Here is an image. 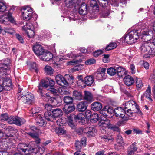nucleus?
Instances as JSON below:
<instances>
[{"instance_id":"338daca9","label":"nucleus","mask_w":155,"mask_h":155,"mask_svg":"<svg viewBox=\"0 0 155 155\" xmlns=\"http://www.w3.org/2000/svg\"><path fill=\"white\" fill-rule=\"evenodd\" d=\"M78 80L77 81V84L80 86H82V84L81 83H83L84 81L82 78V77L81 75L79 76L78 77Z\"/></svg>"},{"instance_id":"79ce46f5","label":"nucleus","mask_w":155,"mask_h":155,"mask_svg":"<svg viewBox=\"0 0 155 155\" xmlns=\"http://www.w3.org/2000/svg\"><path fill=\"white\" fill-rule=\"evenodd\" d=\"M107 72L110 76H114L116 73V69L112 67L109 68L107 69Z\"/></svg>"},{"instance_id":"a19ab883","label":"nucleus","mask_w":155,"mask_h":155,"mask_svg":"<svg viewBox=\"0 0 155 155\" xmlns=\"http://www.w3.org/2000/svg\"><path fill=\"white\" fill-rule=\"evenodd\" d=\"M55 131L56 134L58 135H62L66 134V130L63 128L58 127H56L55 129Z\"/></svg>"},{"instance_id":"7ed1b4c3","label":"nucleus","mask_w":155,"mask_h":155,"mask_svg":"<svg viewBox=\"0 0 155 155\" xmlns=\"http://www.w3.org/2000/svg\"><path fill=\"white\" fill-rule=\"evenodd\" d=\"M14 8L8 9V6L4 2L0 1V12L4 13L8 10L4 15L0 16V23L5 25H8L9 22L14 23L15 22L12 16V12Z\"/></svg>"},{"instance_id":"ddd939ff","label":"nucleus","mask_w":155,"mask_h":155,"mask_svg":"<svg viewBox=\"0 0 155 155\" xmlns=\"http://www.w3.org/2000/svg\"><path fill=\"white\" fill-rule=\"evenodd\" d=\"M134 107L137 109L138 105L133 100L129 101L125 104H124L122 107L126 110L127 109H131V107Z\"/></svg>"},{"instance_id":"0eeeda50","label":"nucleus","mask_w":155,"mask_h":155,"mask_svg":"<svg viewBox=\"0 0 155 155\" xmlns=\"http://www.w3.org/2000/svg\"><path fill=\"white\" fill-rule=\"evenodd\" d=\"M100 5L102 7L109 8L110 4L114 6H117L118 3L117 0H97Z\"/></svg>"},{"instance_id":"1a4fd4ad","label":"nucleus","mask_w":155,"mask_h":155,"mask_svg":"<svg viewBox=\"0 0 155 155\" xmlns=\"http://www.w3.org/2000/svg\"><path fill=\"white\" fill-rule=\"evenodd\" d=\"M25 122V120L23 118H21L18 117L11 116L9 117L8 122L10 124H15L20 126Z\"/></svg>"},{"instance_id":"f257e3e1","label":"nucleus","mask_w":155,"mask_h":155,"mask_svg":"<svg viewBox=\"0 0 155 155\" xmlns=\"http://www.w3.org/2000/svg\"><path fill=\"white\" fill-rule=\"evenodd\" d=\"M152 34V31L149 28L148 25L142 26L141 28L138 30H134L127 34L125 35L120 39L121 41H124V42L128 44H132L136 42L139 37L142 36L143 37L150 35Z\"/></svg>"},{"instance_id":"680f3d73","label":"nucleus","mask_w":155,"mask_h":155,"mask_svg":"<svg viewBox=\"0 0 155 155\" xmlns=\"http://www.w3.org/2000/svg\"><path fill=\"white\" fill-rule=\"evenodd\" d=\"M116 139L118 143L122 144L124 143L122 137L121 135L120 134L118 135Z\"/></svg>"},{"instance_id":"cd10ccee","label":"nucleus","mask_w":155,"mask_h":155,"mask_svg":"<svg viewBox=\"0 0 155 155\" xmlns=\"http://www.w3.org/2000/svg\"><path fill=\"white\" fill-rule=\"evenodd\" d=\"M39 86H38L39 90L38 91L39 92L41 93L42 87H43L47 88L48 87L47 78L46 80H42L39 83Z\"/></svg>"},{"instance_id":"20e7f679","label":"nucleus","mask_w":155,"mask_h":155,"mask_svg":"<svg viewBox=\"0 0 155 155\" xmlns=\"http://www.w3.org/2000/svg\"><path fill=\"white\" fill-rule=\"evenodd\" d=\"M21 11L22 18L26 21L30 20L34 15H35L33 8L28 6L22 7Z\"/></svg>"},{"instance_id":"e2e57ef3","label":"nucleus","mask_w":155,"mask_h":155,"mask_svg":"<svg viewBox=\"0 0 155 155\" xmlns=\"http://www.w3.org/2000/svg\"><path fill=\"white\" fill-rule=\"evenodd\" d=\"M58 91L59 93L61 95L67 94L69 93L68 91H66V90L63 88L62 89L61 88H60L59 89Z\"/></svg>"},{"instance_id":"052dcab7","label":"nucleus","mask_w":155,"mask_h":155,"mask_svg":"<svg viewBox=\"0 0 155 155\" xmlns=\"http://www.w3.org/2000/svg\"><path fill=\"white\" fill-rule=\"evenodd\" d=\"M103 53V51L101 50H98L96 51L93 53V55L95 57H97L100 54Z\"/></svg>"},{"instance_id":"72a5a7b5","label":"nucleus","mask_w":155,"mask_h":155,"mask_svg":"<svg viewBox=\"0 0 155 155\" xmlns=\"http://www.w3.org/2000/svg\"><path fill=\"white\" fill-rule=\"evenodd\" d=\"M73 96L76 99L80 100L82 99V95L80 91H74L73 92Z\"/></svg>"},{"instance_id":"864d4df0","label":"nucleus","mask_w":155,"mask_h":155,"mask_svg":"<svg viewBox=\"0 0 155 155\" xmlns=\"http://www.w3.org/2000/svg\"><path fill=\"white\" fill-rule=\"evenodd\" d=\"M136 84L137 87L138 88H140L143 86V83L141 79L136 78Z\"/></svg>"},{"instance_id":"4be33fe9","label":"nucleus","mask_w":155,"mask_h":155,"mask_svg":"<svg viewBox=\"0 0 155 155\" xmlns=\"http://www.w3.org/2000/svg\"><path fill=\"white\" fill-rule=\"evenodd\" d=\"M91 107L92 110L98 111L101 110L102 107L101 103L98 102H95L92 103Z\"/></svg>"},{"instance_id":"f8f14e48","label":"nucleus","mask_w":155,"mask_h":155,"mask_svg":"<svg viewBox=\"0 0 155 155\" xmlns=\"http://www.w3.org/2000/svg\"><path fill=\"white\" fill-rule=\"evenodd\" d=\"M56 82L59 85L64 87L68 86V83L62 76L58 74L55 77Z\"/></svg>"},{"instance_id":"a211bd4d","label":"nucleus","mask_w":155,"mask_h":155,"mask_svg":"<svg viewBox=\"0 0 155 155\" xmlns=\"http://www.w3.org/2000/svg\"><path fill=\"white\" fill-rule=\"evenodd\" d=\"M87 106V104L86 102H81L77 105V110L79 111L83 112L86 110Z\"/></svg>"},{"instance_id":"e433bc0d","label":"nucleus","mask_w":155,"mask_h":155,"mask_svg":"<svg viewBox=\"0 0 155 155\" xmlns=\"http://www.w3.org/2000/svg\"><path fill=\"white\" fill-rule=\"evenodd\" d=\"M44 117L48 121H53L54 120L53 114L50 112H45L44 114Z\"/></svg>"},{"instance_id":"9b49d317","label":"nucleus","mask_w":155,"mask_h":155,"mask_svg":"<svg viewBox=\"0 0 155 155\" xmlns=\"http://www.w3.org/2000/svg\"><path fill=\"white\" fill-rule=\"evenodd\" d=\"M151 87L150 85H148L146 91L141 95V100L143 101L144 98L145 97L149 101L152 102L153 100L151 97Z\"/></svg>"},{"instance_id":"9d476101","label":"nucleus","mask_w":155,"mask_h":155,"mask_svg":"<svg viewBox=\"0 0 155 155\" xmlns=\"http://www.w3.org/2000/svg\"><path fill=\"white\" fill-rule=\"evenodd\" d=\"M33 49L35 54L39 56L41 59V57L45 51L43 47L40 44L36 43L33 45Z\"/></svg>"},{"instance_id":"603ef678","label":"nucleus","mask_w":155,"mask_h":155,"mask_svg":"<svg viewBox=\"0 0 155 155\" xmlns=\"http://www.w3.org/2000/svg\"><path fill=\"white\" fill-rule=\"evenodd\" d=\"M76 119L80 120V121H83L85 119V116L84 114L82 113H79L77 114V116L75 117Z\"/></svg>"},{"instance_id":"8fccbe9b","label":"nucleus","mask_w":155,"mask_h":155,"mask_svg":"<svg viewBox=\"0 0 155 155\" xmlns=\"http://www.w3.org/2000/svg\"><path fill=\"white\" fill-rule=\"evenodd\" d=\"M106 70V68H105L100 67L97 70V72L102 75L106 76L105 75Z\"/></svg>"},{"instance_id":"c85d7f7f","label":"nucleus","mask_w":155,"mask_h":155,"mask_svg":"<svg viewBox=\"0 0 155 155\" xmlns=\"http://www.w3.org/2000/svg\"><path fill=\"white\" fill-rule=\"evenodd\" d=\"M52 114L54 119L61 116L63 114L62 110L58 108L53 109L52 111Z\"/></svg>"},{"instance_id":"423d86ee","label":"nucleus","mask_w":155,"mask_h":155,"mask_svg":"<svg viewBox=\"0 0 155 155\" xmlns=\"http://www.w3.org/2000/svg\"><path fill=\"white\" fill-rule=\"evenodd\" d=\"M34 98L33 95L31 93L25 91L24 95L18 97V100L21 99L24 103L29 104H31Z\"/></svg>"},{"instance_id":"dca6fc26","label":"nucleus","mask_w":155,"mask_h":155,"mask_svg":"<svg viewBox=\"0 0 155 155\" xmlns=\"http://www.w3.org/2000/svg\"><path fill=\"white\" fill-rule=\"evenodd\" d=\"M86 145V139L85 137L82 138L80 141H76L75 143L76 150H81V148Z\"/></svg>"},{"instance_id":"a878e982","label":"nucleus","mask_w":155,"mask_h":155,"mask_svg":"<svg viewBox=\"0 0 155 155\" xmlns=\"http://www.w3.org/2000/svg\"><path fill=\"white\" fill-rule=\"evenodd\" d=\"M94 80V77L92 76H87L84 78L85 84L89 86L93 85Z\"/></svg>"},{"instance_id":"393cba45","label":"nucleus","mask_w":155,"mask_h":155,"mask_svg":"<svg viewBox=\"0 0 155 155\" xmlns=\"http://www.w3.org/2000/svg\"><path fill=\"white\" fill-rule=\"evenodd\" d=\"M75 109V107L74 105H69L68 104H66L63 108V110L64 113L66 114H68L74 111Z\"/></svg>"},{"instance_id":"f704fd0d","label":"nucleus","mask_w":155,"mask_h":155,"mask_svg":"<svg viewBox=\"0 0 155 155\" xmlns=\"http://www.w3.org/2000/svg\"><path fill=\"white\" fill-rule=\"evenodd\" d=\"M137 148L136 147V143H134L130 146V149L128 151L129 155H132L136 151Z\"/></svg>"},{"instance_id":"f3484780","label":"nucleus","mask_w":155,"mask_h":155,"mask_svg":"<svg viewBox=\"0 0 155 155\" xmlns=\"http://www.w3.org/2000/svg\"><path fill=\"white\" fill-rule=\"evenodd\" d=\"M85 130H86L84 131V133L87 134V135L89 137L94 136L95 135L96 131L94 126H92L86 128Z\"/></svg>"},{"instance_id":"37998d69","label":"nucleus","mask_w":155,"mask_h":155,"mask_svg":"<svg viewBox=\"0 0 155 155\" xmlns=\"http://www.w3.org/2000/svg\"><path fill=\"white\" fill-rule=\"evenodd\" d=\"M117 46L116 43L112 42L110 43L106 48L105 50L108 51L116 48Z\"/></svg>"},{"instance_id":"bf43d9fd","label":"nucleus","mask_w":155,"mask_h":155,"mask_svg":"<svg viewBox=\"0 0 155 155\" xmlns=\"http://www.w3.org/2000/svg\"><path fill=\"white\" fill-rule=\"evenodd\" d=\"M96 62V60L94 59H89L85 61V64L87 65L92 64Z\"/></svg>"},{"instance_id":"c756f323","label":"nucleus","mask_w":155,"mask_h":155,"mask_svg":"<svg viewBox=\"0 0 155 155\" xmlns=\"http://www.w3.org/2000/svg\"><path fill=\"white\" fill-rule=\"evenodd\" d=\"M36 124L39 126H44L45 122L41 115H38L36 119Z\"/></svg>"},{"instance_id":"39448f33","label":"nucleus","mask_w":155,"mask_h":155,"mask_svg":"<svg viewBox=\"0 0 155 155\" xmlns=\"http://www.w3.org/2000/svg\"><path fill=\"white\" fill-rule=\"evenodd\" d=\"M32 143L31 142L28 145L23 143H19L17 147V150L20 152H23L25 155L32 153H36L35 151V149L31 146Z\"/></svg>"},{"instance_id":"5701e85b","label":"nucleus","mask_w":155,"mask_h":155,"mask_svg":"<svg viewBox=\"0 0 155 155\" xmlns=\"http://www.w3.org/2000/svg\"><path fill=\"white\" fill-rule=\"evenodd\" d=\"M119 109H120V110L119 111V115H120V116H119L118 117L121 118L123 121H127L129 119V117L125 114V112L126 111V110L124 109V108L123 109L120 107H119Z\"/></svg>"},{"instance_id":"c03bdc74","label":"nucleus","mask_w":155,"mask_h":155,"mask_svg":"<svg viewBox=\"0 0 155 155\" xmlns=\"http://www.w3.org/2000/svg\"><path fill=\"white\" fill-rule=\"evenodd\" d=\"M45 73L48 75H51L53 73L54 70L51 67L49 66L46 65L45 68Z\"/></svg>"},{"instance_id":"473e14b6","label":"nucleus","mask_w":155,"mask_h":155,"mask_svg":"<svg viewBox=\"0 0 155 155\" xmlns=\"http://www.w3.org/2000/svg\"><path fill=\"white\" fill-rule=\"evenodd\" d=\"M93 95L91 92L88 91H84V99L88 101H92L93 99Z\"/></svg>"},{"instance_id":"49530a36","label":"nucleus","mask_w":155,"mask_h":155,"mask_svg":"<svg viewBox=\"0 0 155 155\" xmlns=\"http://www.w3.org/2000/svg\"><path fill=\"white\" fill-rule=\"evenodd\" d=\"M64 102L66 103V104H69L72 103L73 99L72 97L69 96H66L64 97L63 99Z\"/></svg>"},{"instance_id":"4d7b16f0","label":"nucleus","mask_w":155,"mask_h":155,"mask_svg":"<svg viewBox=\"0 0 155 155\" xmlns=\"http://www.w3.org/2000/svg\"><path fill=\"white\" fill-rule=\"evenodd\" d=\"M68 18L70 21L72 20L75 21L78 19L77 15L76 14H74L73 15H71L70 16L68 17Z\"/></svg>"},{"instance_id":"de8ad7c7","label":"nucleus","mask_w":155,"mask_h":155,"mask_svg":"<svg viewBox=\"0 0 155 155\" xmlns=\"http://www.w3.org/2000/svg\"><path fill=\"white\" fill-rule=\"evenodd\" d=\"M90 119L92 121L97 122L99 119V117L98 114L96 113H94L90 116Z\"/></svg>"},{"instance_id":"5fc2aeb1","label":"nucleus","mask_w":155,"mask_h":155,"mask_svg":"<svg viewBox=\"0 0 155 155\" xmlns=\"http://www.w3.org/2000/svg\"><path fill=\"white\" fill-rule=\"evenodd\" d=\"M8 115L7 113H3L1 114L0 118L2 120L4 121H8L9 119Z\"/></svg>"},{"instance_id":"6e6552de","label":"nucleus","mask_w":155,"mask_h":155,"mask_svg":"<svg viewBox=\"0 0 155 155\" xmlns=\"http://www.w3.org/2000/svg\"><path fill=\"white\" fill-rule=\"evenodd\" d=\"M153 49L150 47L149 42H145L142 44L140 48V49L142 52H146V54L144 56V57L146 58L150 57V56H147V54H148L149 55H153L152 52H153V51L154 50Z\"/></svg>"},{"instance_id":"a18cd8bd","label":"nucleus","mask_w":155,"mask_h":155,"mask_svg":"<svg viewBox=\"0 0 155 155\" xmlns=\"http://www.w3.org/2000/svg\"><path fill=\"white\" fill-rule=\"evenodd\" d=\"M56 122L58 125L60 126H63L66 122V119L64 117L58 119Z\"/></svg>"},{"instance_id":"774afa93","label":"nucleus","mask_w":155,"mask_h":155,"mask_svg":"<svg viewBox=\"0 0 155 155\" xmlns=\"http://www.w3.org/2000/svg\"><path fill=\"white\" fill-rule=\"evenodd\" d=\"M90 6L92 7H97V2L96 0H91L90 2Z\"/></svg>"},{"instance_id":"bb28decb","label":"nucleus","mask_w":155,"mask_h":155,"mask_svg":"<svg viewBox=\"0 0 155 155\" xmlns=\"http://www.w3.org/2000/svg\"><path fill=\"white\" fill-rule=\"evenodd\" d=\"M75 115L73 114H71L68 118V125L72 129H74L75 128V125L73 119L75 118Z\"/></svg>"},{"instance_id":"2f4dec72","label":"nucleus","mask_w":155,"mask_h":155,"mask_svg":"<svg viewBox=\"0 0 155 155\" xmlns=\"http://www.w3.org/2000/svg\"><path fill=\"white\" fill-rule=\"evenodd\" d=\"M79 12L81 15H85L87 13V5L85 3H83L80 6Z\"/></svg>"},{"instance_id":"c9c22d12","label":"nucleus","mask_w":155,"mask_h":155,"mask_svg":"<svg viewBox=\"0 0 155 155\" xmlns=\"http://www.w3.org/2000/svg\"><path fill=\"white\" fill-rule=\"evenodd\" d=\"M116 69V73H117L118 76L119 77H122L125 73L124 69L121 66L117 67Z\"/></svg>"},{"instance_id":"ea45409f","label":"nucleus","mask_w":155,"mask_h":155,"mask_svg":"<svg viewBox=\"0 0 155 155\" xmlns=\"http://www.w3.org/2000/svg\"><path fill=\"white\" fill-rule=\"evenodd\" d=\"M102 139L104 140L106 142H108L109 143L112 142L114 140L113 137L110 135H104L101 136Z\"/></svg>"},{"instance_id":"aec40b11","label":"nucleus","mask_w":155,"mask_h":155,"mask_svg":"<svg viewBox=\"0 0 155 155\" xmlns=\"http://www.w3.org/2000/svg\"><path fill=\"white\" fill-rule=\"evenodd\" d=\"M107 116L106 114H103L101 116V119L103 121L101 122L100 125L103 128H106L108 127L110 124V121L108 119L106 118L105 119L103 118L104 117H106Z\"/></svg>"},{"instance_id":"58836bf2","label":"nucleus","mask_w":155,"mask_h":155,"mask_svg":"<svg viewBox=\"0 0 155 155\" xmlns=\"http://www.w3.org/2000/svg\"><path fill=\"white\" fill-rule=\"evenodd\" d=\"M64 78L68 83V85L69 84L72 83L74 81L73 77L72 75L68 74L65 75Z\"/></svg>"},{"instance_id":"2eb2a0df","label":"nucleus","mask_w":155,"mask_h":155,"mask_svg":"<svg viewBox=\"0 0 155 155\" xmlns=\"http://www.w3.org/2000/svg\"><path fill=\"white\" fill-rule=\"evenodd\" d=\"M15 132L14 128L11 126H9L6 128L5 131V135L6 138L8 137H12Z\"/></svg>"},{"instance_id":"f03ea898","label":"nucleus","mask_w":155,"mask_h":155,"mask_svg":"<svg viewBox=\"0 0 155 155\" xmlns=\"http://www.w3.org/2000/svg\"><path fill=\"white\" fill-rule=\"evenodd\" d=\"M4 62L3 64L0 63V92L4 87H9L12 85L10 79L11 71L8 66L10 60L7 59Z\"/></svg>"},{"instance_id":"7c9ffc66","label":"nucleus","mask_w":155,"mask_h":155,"mask_svg":"<svg viewBox=\"0 0 155 155\" xmlns=\"http://www.w3.org/2000/svg\"><path fill=\"white\" fill-rule=\"evenodd\" d=\"M70 58V56L69 54H68L64 56H59L56 57L55 59L56 62H59V64H60L64 62V60L69 59Z\"/></svg>"},{"instance_id":"69168bd1","label":"nucleus","mask_w":155,"mask_h":155,"mask_svg":"<svg viewBox=\"0 0 155 155\" xmlns=\"http://www.w3.org/2000/svg\"><path fill=\"white\" fill-rule=\"evenodd\" d=\"M52 108V106L51 105L46 104L45 106V108L46 110H47V112H50L51 111Z\"/></svg>"},{"instance_id":"6ab92c4d","label":"nucleus","mask_w":155,"mask_h":155,"mask_svg":"<svg viewBox=\"0 0 155 155\" xmlns=\"http://www.w3.org/2000/svg\"><path fill=\"white\" fill-rule=\"evenodd\" d=\"M53 57V54L49 51L45 50L41 57V59L45 61H48Z\"/></svg>"},{"instance_id":"412c9836","label":"nucleus","mask_w":155,"mask_h":155,"mask_svg":"<svg viewBox=\"0 0 155 155\" xmlns=\"http://www.w3.org/2000/svg\"><path fill=\"white\" fill-rule=\"evenodd\" d=\"M15 33V31L14 29L11 27L4 28L2 29L1 34L3 35H6L7 33L11 35H13Z\"/></svg>"},{"instance_id":"13d9d810","label":"nucleus","mask_w":155,"mask_h":155,"mask_svg":"<svg viewBox=\"0 0 155 155\" xmlns=\"http://www.w3.org/2000/svg\"><path fill=\"white\" fill-rule=\"evenodd\" d=\"M48 87H54L55 84V82L53 80L50 78H47Z\"/></svg>"},{"instance_id":"3c124183","label":"nucleus","mask_w":155,"mask_h":155,"mask_svg":"<svg viewBox=\"0 0 155 155\" xmlns=\"http://www.w3.org/2000/svg\"><path fill=\"white\" fill-rule=\"evenodd\" d=\"M18 92L17 94L18 98V97H19V96H21L22 95H24V94L25 93V91H26L23 90L21 87L19 85H18Z\"/></svg>"},{"instance_id":"b1692460","label":"nucleus","mask_w":155,"mask_h":155,"mask_svg":"<svg viewBox=\"0 0 155 155\" xmlns=\"http://www.w3.org/2000/svg\"><path fill=\"white\" fill-rule=\"evenodd\" d=\"M124 81L125 84L128 86L132 85L134 82L133 78L130 75L126 76L124 78Z\"/></svg>"},{"instance_id":"4c0bfd02","label":"nucleus","mask_w":155,"mask_h":155,"mask_svg":"<svg viewBox=\"0 0 155 155\" xmlns=\"http://www.w3.org/2000/svg\"><path fill=\"white\" fill-rule=\"evenodd\" d=\"M103 110L110 114H114V110L113 107L109 106H106L103 108Z\"/></svg>"},{"instance_id":"6e6d98bb","label":"nucleus","mask_w":155,"mask_h":155,"mask_svg":"<svg viewBox=\"0 0 155 155\" xmlns=\"http://www.w3.org/2000/svg\"><path fill=\"white\" fill-rule=\"evenodd\" d=\"M26 34L28 36L29 38H32L35 35V32L34 31V30H26L25 31Z\"/></svg>"},{"instance_id":"09e8293b","label":"nucleus","mask_w":155,"mask_h":155,"mask_svg":"<svg viewBox=\"0 0 155 155\" xmlns=\"http://www.w3.org/2000/svg\"><path fill=\"white\" fill-rule=\"evenodd\" d=\"M94 77L98 80H102L103 79H105L106 78V76H104L102 75L97 72H96L94 73Z\"/></svg>"},{"instance_id":"0e129e2a","label":"nucleus","mask_w":155,"mask_h":155,"mask_svg":"<svg viewBox=\"0 0 155 155\" xmlns=\"http://www.w3.org/2000/svg\"><path fill=\"white\" fill-rule=\"evenodd\" d=\"M119 107H117L115 108L114 110V115L117 117H119V116H120L119 115L120 111V109H119Z\"/></svg>"},{"instance_id":"4468645a","label":"nucleus","mask_w":155,"mask_h":155,"mask_svg":"<svg viewBox=\"0 0 155 155\" xmlns=\"http://www.w3.org/2000/svg\"><path fill=\"white\" fill-rule=\"evenodd\" d=\"M37 27V25L35 22L33 23L28 22L26 23V25L22 27V29L25 31L27 30H33Z\"/></svg>"}]
</instances>
